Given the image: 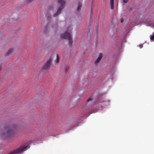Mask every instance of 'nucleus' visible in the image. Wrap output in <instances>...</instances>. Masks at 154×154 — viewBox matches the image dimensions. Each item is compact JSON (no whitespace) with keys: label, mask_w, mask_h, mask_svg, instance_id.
Segmentation results:
<instances>
[{"label":"nucleus","mask_w":154,"mask_h":154,"mask_svg":"<svg viewBox=\"0 0 154 154\" xmlns=\"http://www.w3.org/2000/svg\"><path fill=\"white\" fill-rule=\"evenodd\" d=\"M14 133V130L13 128L11 126H8L4 129V133L2 134V136L3 138H5L13 134Z\"/></svg>","instance_id":"nucleus-1"},{"label":"nucleus","mask_w":154,"mask_h":154,"mask_svg":"<svg viewBox=\"0 0 154 154\" xmlns=\"http://www.w3.org/2000/svg\"><path fill=\"white\" fill-rule=\"evenodd\" d=\"M29 147V145H24L20 146L19 148L11 151L8 154H17L23 151H25Z\"/></svg>","instance_id":"nucleus-2"},{"label":"nucleus","mask_w":154,"mask_h":154,"mask_svg":"<svg viewBox=\"0 0 154 154\" xmlns=\"http://www.w3.org/2000/svg\"><path fill=\"white\" fill-rule=\"evenodd\" d=\"M58 2L59 4L61 5V6L58 8L57 12L54 14V17L57 16L60 13L63 8V6L65 4V2L62 0L58 1Z\"/></svg>","instance_id":"nucleus-3"},{"label":"nucleus","mask_w":154,"mask_h":154,"mask_svg":"<svg viewBox=\"0 0 154 154\" xmlns=\"http://www.w3.org/2000/svg\"><path fill=\"white\" fill-rule=\"evenodd\" d=\"M52 60V57H50L48 60L46 62L44 65L42 66V69H47L49 68L51 63V62Z\"/></svg>","instance_id":"nucleus-4"},{"label":"nucleus","mask_w":154,"mask_h":154,"mask_svg":"<svg viewBox=\"0 0 154 154\" xmlns=\"http://www.w3.org/2000/svg\"><path fill=\"white\" fill-rule=\"evenodd\" d=\"M103 54H100L98 57L97 58V59L95 60V61L94 62V64L95 65H97L98 63H99L100 61L101 60V59L103 57Z\"/></svg>","instance_id":"nucleus-5"},{"label":"nucleus","mask_w":154,"mask_h":154,"mask_svg":"<svg viewBox=\"0 0 154 154\" xmlns=\"http://www.w3.org/2000/svg\"><path fill=\"white\" fill-rule=\"evenodd\" d=\"M68 43H69V45L71 46L72 44V38L71 34L68 32Z\"/></svg>","instance_id":"nucleus-6"},{"label":"nucleus","mask_w":154,"mask_h":154,"mask_svg":"<svg viewBox=\"0 0 154 154\" xmlns=\"http://www.w3.org/2000/svg\"><path fill=\"white\" fill-rule=\"evenodd\" d=\"M60 38L62 39H66L67 38V32L66 31L64 33L61 35Z\"/></svg>","instance_id":"nucleus-7"},{"label":"nucleus","mask_w":154,"mask_h":154,"mask_svg":"<svg viewBox=\"0 0 154 154\" xmlns=\"http://www.w3.org/2000/svg\"><path fill=\"white\" fill-rule=\"evenodd\" d=\"M114 0H110V5L112 10L114 9Z\"/></svg>","instance_id":"nucleus-8"},{"label":"nucleus","mask_w":154,"mask_h":154,"mask_svg":"<svg viewBox=\"0 0 154 154\" xmlns=\"http://www.w3.org/2000/svg\"><path fill=\"white\" fill-rule=\"evenodd\" d=\"M13 51V49H9L8 51L6 53L5 56H9Z\"/></svg>","instance_id":"nucleus-9"},{"label":"nucleus","mask_w":154,"mask_h":154,"mask_svg":"<svg viewBox=\"0 0 154 154\" xmlns=\"http://www.w3.org/2000/svg\"><path fill=\"white\" fill-rule=\"evenodd\" d=\"M82 6V4L80 2H79L77 8V11H80Z\"/></svg>","instance_id":"nucleus-10"},{"label":"nucleus","mask_w":154,"mask_h":154,"mask_svg":"<svg viewBox=\"0 0 154 154\" xmlns=\"http://www.w3.org/2000/svg\"><path fill=\"white\" fill-rule=\"evenodd\" d=\"M57 58L55 62L57 63H58L60 62V57L58 54L56 55Z\"/></svg>","instance_id":"nucleus-11"},{"label":"nucleus","mask_w":154,"mask_h":154,"mask_svg":"<svg viewBox=\"0 0 154 154\" xmlns=\"http://www.w3.org/2000/svg\"><path fill=\"white\" fill-rule=\"evenodd\" d=\"M128 0H123V2L124 4H126L128 2Z\"/></svg>","instance_id":"nucleus-12"},{"label":"nucleus","mask_w":154,"mask_h":154,"mask_svg":"<svg viewBox=\"0 0 154 154\" xmlns=\"http://www.w3.org/2000/svg\"><path fill=\"white\" fill-rule=\"evenodd\" d=\"M150 39L151 40H154V35L152 36L151 37Z\"/></svg>","instance_id":"nucleus-13"},{"label":"nucleus","mask_w":154,"mask_h":154,"mask_svg":"<svg viewBox=\"0 0 154 154\" xmlns=\"http://www.w3.org/2000/svg\"><path fill=\"white\" fill-rule=\"evenodd\" d=\"M92 100V99L91 98H89L88 100H87V102H89L90 101H91Z\"/></svg>","instance_id":"nucleus-14"},{"label":"nucleus","mask_w":154,"mask_h":154,"mask_svg":"<svg viewBox=\"0 0 154 154\" xmlns=\"http://www.w3.org/2000/svg\"><path fill=\"white\" fill-rule=\"evenodd\" d=\"M124 21V20L122 18L121 20V22L122 23Z\"/></svg>","instance_id":"nucleus-15"},{"label":"nucleus","mask_w":154,"mask_h":154,"mask_svg":"<svg viewBox=\"0 0 154 154\" xmlns=\"http://www.w3.org/2000/svg\"><path fill=\"white\" fill-rule=\"evenodd\" d=\"M65 71L66 72H67V70H66V68L65 69Z\"/></svg>","instance_id":"nucleus-16"}]
</instances>
